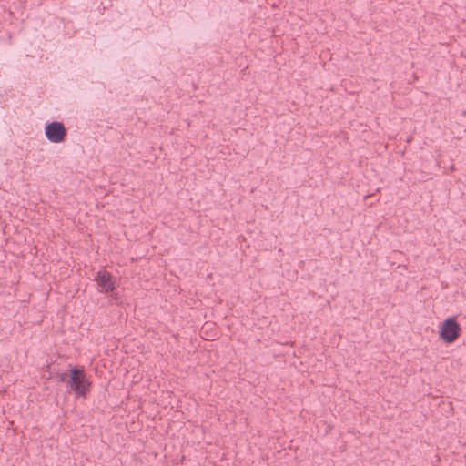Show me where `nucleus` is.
<instances>
[{
    "label": "nucleus",
    "instance_id": "7ed1b4c3",
    "mask_svg": "<svg viewBox=\"0 0 466 466\" xmlns=\"http://www.w3.org/2000/svg\"><path fill=\"white\" fill-rule=\"evenodd\" d=\"M45 135L50 142L61 143L65 140L66 129L63 123L54 121L46 126Z\"/></svg>",
    "mask_w": 466,
    "mask_h": 466
},
{
    "label": "nucleus",
    "instance_id": "20e7f679",
    "mask_svg": "<svg viewBox=\"0 0 466 466\" xmlns=\"http://www.w3.org/2000/svg\"><path fill=\"white\" fill-rule=\"evenodd\" d=\"M96 280L99 286L100 291L108 293L115 289V282L112 276L107 271H99L96 274Z\"/></svg>",
    "mask_w": 466,
    "mask_h": 466
},
{
    "label": "nucleus",
    "instance_id": "f03ea898",
    "mask_svg": "<svg viewBox=\"0 0 466 466\" xmlns=\"http://www.w3.org/2000/svg\"><path fill=\"white\" fill-rule=\"evenodd\" d=\"M68 383L70 389L76 391L78 395L85 396L89 390V382L82 370L76 368L72 369L71 379Z\"/></svg>",
    "mask_w": 466,
    "mask_h": 466
},
{
    "label": "nucleus",
    "instance_id": "f257e3e1",
    "mask_svg": "<svg viewBox=\"0 0 466 466\" xmlns=\"http://www.w3.org/2000/svg\"><path fill=\"white\" fill-rule=\"evenodd\" d=\"M461 327L455 318L445 319L440 329V338L446 343L454 342L461 334Z\"/></svg>",
    "mask_w": 466,
    "mask_h": 466
}]
</instances>
